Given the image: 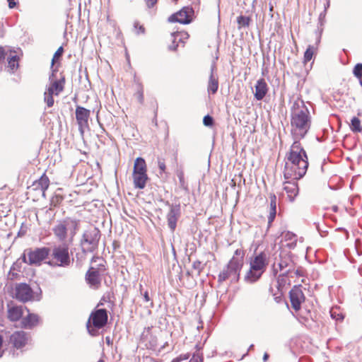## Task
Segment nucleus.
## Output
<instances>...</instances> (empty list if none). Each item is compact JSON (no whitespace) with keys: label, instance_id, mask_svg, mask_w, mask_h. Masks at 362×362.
<instances>
[{"label":"nucleus","instance_id":"nucleus-16","mask_svg":"<svg viewBox=\"0 0 362 362\" xmlns=\"http://www.w3.org/2000/svg\"><path fill=\"white\" fill-rule=\"evenodd\" d=\"M180 216V206L170 205V211L167 214L168 226L173 232L177 226V221Z\"/></svg>","mask_w":362,"mask_h":362},{"label":"nucleus","instance_id":"nucleus-44","mask_svg":"<svg viewBox=\"0 0 362 362\" xmlns=\"http://www.w3.org/2000/svg\"><path fill=\"white\" fill-rule=\"evenodd\" d=\"M7 1L10 8H13L16 6V0H7Z\"/></svg>","mask_w":362,"mask_h":362},{"label":"nucleus","instance_id":"nucleus-55","mask_svg":"<svg viewBox=\"0 0 362 362\" xmlns=\"http://www.w3.org/2000/svg\"><path fill=\"white\" fill-rule=\"evenodd\" d=\"M174 1H177V0H173Z\"/></svg>","mask_w":362,"mask_h":362},{"label":"nucleus","instance_id":"nucleus-14","mask_svg":"<svg viewBox=\"0 0 362 362\" xmlns=\"http://www.w3.org/2000/svg\"><path fill=\"white\" fill-rule=\"evenodd\" d=\"M29 335L23 331L13 332L9 339V342L16 349H23L29 341Z\"/></svg>","mask_w":362,"mask_h":362},{"label":"nucleus","instance_id":"nucleus-26","mask_svg":"<svg viewBox=\"0 0 362 362\" xmlns=\"http://www.w3.org/2000/svg\"><path fill=\"white\" fill-rule=\"evenodd\" d=\"M133 173H146V165L144 158L139 157L135 160Z\"/></svg>","mask_w":362,"mask_h":362},{"label":"nucleus","instance_id":"nucleus-51","mask_svg":"<svg viewBox=\"0 0 362 362\" xmlns=\"http://www.w3.org/2000/svg\"><path fill=\"white\" fill-rule=\"evenodd\" d=\"M106 341H107V343L109 344L110 343V339L109 337H106Z\"/></svg>","mask_w":362,"mask_h":362},{"label":"nucleus","instance_id":"nucleus-25","mask_svg":"<svg viewBox=\"0 0 362 362\" xmlns=\"http://www.w3.org/2000/svg\"><path fill=\"white\" fill-rule=\"evenodd\" d=\"M134 185L136 188L144 189L148 179L146 173H133Z\"/></svg>","mask_w":362,"mask_h":362},{"label":"nucleus","instance_id":"nucleus-31","mask_svg":"<svg viewBox=\"0 0 362 362\" xmlns=\"http://www.w3.org/2000/svg\"><path fill=\"white\" fill-rule=\"evenodd\" d=\"M177 177L179 179L180 187L184 190L188 189V186L187 182H185L184 173L182 170H180L177 173Z\"/></svg>","mask_w":362,"mask_h":362},{"label":"nucleus","instance_id":"nucleus-35","mask_svg":"<svg viewBox=\"0 0 362 362\" xmlns=\"http://www.w3.org/2000/svg\"><path fill=\"white\" fill-rule=\"evenodd\" d=\"M353 74L358 79L362 78V64L358 63L354 66Z\"/></svg>","mask_w":362,"mask_h":362},{"label":"nucleus","instance_id":"nucleus-47","mask_svg":"<svg viewBox=\"0 0 362 362\" xmlns=\"http://www.w3.org/2000/svg\"><path fill=\"white\" fill-rule=\"evenodd\" d=\"M144 31H145V29H144V26L140 25L139 28L138 33H144Z\"/></svg>","mask_w":362,"mask_h":362},{"label":"nucleus","instance_id":"nucleus-42","mask_svg":"<svg viewBox=\"0 0 362 362\" xmlns=\"http://www.w3.org/2000/svg\"><path fill=\"white\" fill-rule=\"evenodd\" d=\"M279 267L281 271H283L285 268H286L288 267V263L286 260H281L279 263Z\"/></svg>","mask_w":362,"mask_h":362},{"label":"nucleus","instance_id":"nucleus-45","mask_svg":"<svg viewBox=\"0 0 362 362\" xmlns=\"http://www.w3.org/2000/svg\"><path fill=\"white\" fill-rule=\"evenodd\" d=\"M143 296H144V299L146 302H149L151 300V298L148 296V291L144 292V293L143 294Z\"/></svg>","mask_w":362,"mask_h":362},{"label":"nucleus","instance_id":"nucleus-43","mask_svg":"<svg viewBox=\"0 0 362 362\" xmlns=\"http://www.w3.org/2000/svg\"><path fill=\"white\" fill-rule=\"evenodd\" d=\"M235 255H237V256H240V260L243 262V256H244V252L242 250H240V249H237L235 251Z\"/></svg>","mask_w":362,"mask_h":362},{"label":"nucleus","instance_id":"nucleus-10","mask_svg":"<svg viewBox=\"0 0 362 362\" xmlns=\"http://www.w3.org/2000/svg\"><path fill=\"white\" fill-rule=\"evenodd\" d=\"M193 16V8L189 6H185L178 12L171 15L168 18V21L171 23L177 22L181 24H189L192 21Z\"/></svg>","mask_w":362,"mask_h":362},{"label":"nucleus","instance_id":"nucleus-2","mask_svg":"<svg viewBox=\"0 0 362 362\" xmlns=\"http://www.w3.org/2000/svg\"><path fill=\"white\" fill-rule=\"evenodd\" d=\"M310 116L304 101L298 98L291 107V132L294 141H300L310 128Z\"/></svg>","mask_w":362,"mask_h":362},{"label":"nucleus","instance_id":"nucleus-4","mask_svg":"<svg viewBox=\"0 0 362 362\" xmlns=\"http://www.w3.org/2000/svg\"><path fill=\"white\" fill-rule=\"evenodd\" d=\"M267 265V257L264 252L256 255L250 262V268L245 276V281L250 284L256 282L265 272Z\"/></svg>","mask_w":362,"mask_h":362},{"label":"nucleus","instance_id":"nucleus-1","mask_svg":"<svg viewBox=\"0 0 362 362\" xmlns=\"http://www.w3.org/2000/svg\"><path fill=\"white\" fill-rule=\"evenodd\" d=\"M285 160V180H298L305 175L308 168V156L300 141H294Z\"/></svg>","mask_w":362,"mask_h":362},{"label":"nucleus","instance_id":"nucleus-53","mask_svg":"<svg viewBox=\"0 0 362 362\" xmlns=\"http://www.w3.org/2000/svg\"><path fill=\"white\" fill-rule=\"evenodd\" d=\"M137 25H138V23H134V27L137 28Z\"/></svg>","mask_w":362,"mask_h":362},{"label":"nucleus","instance_id":"nucleus-18","mask_svg":"<svg viewBox=\"0 0 362 362\" xmlns=\"http://www.w3.org/2000/svg\"><path fill=\"white\" fill-rule=\"evenodd\" d=\"M255 98L257 100H262L266 95L268 91L267 84L264 78H260L257 81V83L255 86Z\"/></svg>","mask_w":362,"mask_h":362},{"label":"nucleus","instance_id":"nucleus-23","mask_svg":"<svg viewBox=\"0 0 362 362\" xmlns=\"http://www.w3.org/2000/svg\"><path fill=\"white\" fill-rule=\"evenodd\" d=\"M214 69H215V66L214 65L211 66V74L209 76V79L208 86H207V90H208L209 93H211V94H215L217 92L218 88V78L214 75Z\"/></svg>","mask_w":362,"mask_h":362},{"label":"nucleus","instance_id":"nucleus-32","mask_svg":"<svg viewBox=\"0 0 362 362\" xmlns=\"http://www.w3.org/2000/svg\"><path fill=\"white\" fill-rule=\"evenodd\" d=\"M45 97H44V100H45V102L47 103V105L49 107H51L53 106L54 105V98H53V95L54 94H51L50 92L46 90L45 92Z\"/></svg>","mask_w":362,"mask_h":362},{"label":"nucleus","instance_id":"nucleus-20","mask_svg":"<svg viewBox=\"0 0 362 362\" xmlns=\"http://www.w3.org/2000/svg\"><path fill=\"white\" fill-rule=\"evenodd\" d=\"M49 185V178L44 174L33 184V189L40 190L43 197H45V191Z\"/></svg>","mask_w":362,"mask_h":362},{"label":"nucleus","instance_id":"nucleus-54","mask_svg":"<svg viewBox=\"0 0 362 362\" xmlns=\"http://www.w3.org/2000/svg\"><path fill=\"white\" fill-rule=\"evenodd\" d=\"M98 362H105V361L102 359H100Z\"/></svg>","mask_w":362,"mask_h":362},{"label":"nucleus","instance_id":"nucleus-39","mask_svg":"<svg viewBox=\"0 0 362 362\" xmlns=\"http://www.w3.org/2000/svg\"><path fill=\"white\" fill-rule=\"evenodd\" d=\"M63 52H64V49H63L62 47H59L57 49V50L55 52V53L54 54V57L52 59V66H53L54 59L56 58H58V57H61L62 55V54H63Z\"/></svg>","mask_w":362,"mask_h":362},{"label":"nucleus","instance_id":"nucleus-22","mask_svg":"<svg viewBox=\"0 0 362 362\" xmlns=\"http://www.w3.org/2000/svg\"><path fill=\"white\" fill-rule=\"evenodd\" d=\"M270 204H269V214L268 216V228L272 226V222L274 221L276 215V196L274 194L269 195Z\"/></svg>","mask_w":362,"mask_h":362},{"label":"nucleus","instance_id":"nucleus-29","mask_svg":"<svg viewBox=\"0 0 362 362\" xmlns=\"http://www.w3.org/2000/svg\"><path fill=\"white\" fill-rule=\"evenodd\" d=\"M251 18L249 16H240L237 18V23L238 24V28H247L250 25Z\"/></svg>","mask_w":362,"mask_h":362},{"label":"nucleus","instance_id":"nucleus-8","mask_svg":"<svg viewBox=\"0 0 362 362\" xmlns=\"http://www.w3.org/2000/svg\"><path fill=\"white\" fill-rule=\"evenodd\" d=\"M242 267V261L239 258L233 257L227 264L226 268L220 272L218 276V282L222 283L230 277L232 278V281H238Z\"/></svg>","mask_w":362,"mask_h":362},{"label":"nucleus","instance_id":"nucleus-24","mask_svg":"<svg viewBox=\"0 0 362 362\" xmlns=\"http://www.w3.org/2000/svg\"><path fill=\"white\" fill-rule=\"evenodd\" d=\"M23 315L22 306H10L8 309V317L11 321L16 322L21 318Z\"/></svg>","mask_w":362,"mask_h":362},{"label":"nucleus","instance_id":"nucleus-27","mask_svg":"<svg viewBox=\"0 0 362 362\" xmlns=\"http://www.w3.org/2000/svg\"><path fill=\"white\" fill-rule=\"evenodd\" d=\"M9 52H10V54L6 56L8 67L12 71H14L15 69H16L18 67L19 57L16 54L12 55V52L16 53V51H12L11 49H10Z\"/></svg>","mask_w":362,"mask_h":362},{"label":"nucleus","instance_id":"nucleus-15","mask_svg":"<svg viewBox=\"0 0 362 362\" xmlns=\"http://www.w3.org/2000/svg\"><path fill=\"white\" fill-rule=\"evenodd\" d=\"M290 301L292 308L298 311L301 308V303L305 300V296L300 286H294L289 292Z\"/></svg>","mask_w":362,"mask_h":362},{"label":"nucleus","instance_id":"nucleus-28","mask_svg":"<svg viewBox=\"0 0 362 362\" xmlns=\"http://www.w3.org/2000/svg\"><path fill=\"white\" fill-rule=\"evenodd\" d=\"M350 128L353 132L358 133L362 132L361 121L358 117H354L351 119Z\"/></svg>","mask_w":362,"mask_h":362},{"label":"nucleus","instance_id":"nucleus-21","mask_svg":"<svg viewBox=\"0 0 362 362\" xmlns=\"http://www.w3.org/2000/svg\"><path fill=\"white\" fill-rule=\"evenodd\" d=\"M39 316L34 313H28V315L22 319L21 323L25 329H32L39 322Z\"/></svg>","mask_w":362,"mask_h":362},{"label":"nucleus","instance_id":"nucleus-40","mask_svg":"<svg viewBox=\"0 0 362 362\" xmlns=\"http://www.w3.org/2000/svg\"><path fill=\"white\" fill-rule=\"evenodd\" d=\"M146 6L148 8H153L157 3L158 0H144Z\"/></svg>","mask_w":362,"mask_h":362},{"label":"nucleus","instance_id":"nucleus-36","mask_svg":"<svg viewBox=\"0 0 362 362\" xmlns=\"http://www.w3.org/2000/svg\"><path fill=\"white\" fill-rule=\"evenodd\" d=\"M203 124L206 127H211L214 124L213 117L211 116H210L209 115L204 116L203 118Z\"/></svg>","mask_w":362,"mask_h":362},{"label":"nucleus","instance_id":"nucleus-50","mask_svg":"<svg viewBox=\"0 0 362 362\" xmlns=\"http://www.w3.org/2000/svg\"><path fill=\"white\" fill-rule=\"evenodd\" d=\"M254 347V345L253 344H251L248 349V351L252 349V348Z\"/></svg>","mask_w":362,"mask_h":362},{"label":"nucleus","instance_id":"nucleus-9","mask_svg":"<svg viewBox=\"0 0 362 362\" xmlns=\"http://www.w3.org/2000/svg\"><path fill=\"white\" fill-rule=\"evenodd\" d=\"M100 238V231L97 228L86 230L81 239L83 251L93 252L98 246Z\"/></svg>","mask_w":362,"mask_h":362},{"label":"nucleus","instance_id":"nucleus-17","mask_svg":"<svg viewBox=\"0 0 362 362\" xmlns=\"http://www.w3.org/2000/svg\"><path fill=\"white\" fill-rule=\"evenodd\" d=\"M86 281L90 288H98L101 281L98 270L90 267L86 274Z\"/></svg>","mask_w":362,"mask_h":362},{"label":"nucleus","instance_id":"nucleus-41","mask_svg":"<svg viewBox=\"0 0 362 362\" xmlns=\"http://www.w3.org/2000/svg\"><path fill=\"white\" fill-rule=\"evenodd\" d=\"M158 165L161 172H164L165 170V163L163 160H158Z\"/></svg>","mask_w":362,"mask_h":362},{"label":"nucleus","instance_id":"nucleus-48","mask_svg":"<svg viewBox=\"0 0 362 362\" xmlns=\"http://www.w3.org/2000/svg\"><path fill=\"white\" fill-rule=\"evenodd\" d=\"M269 358V354L267 353H264L263 356V361L264 362H266Z\"/></svg>","mask_w":362,"mask_h":362},{"label":"nucleus","instance_id":"nucleus-11","mask_svg":"<svg viewBox=\"0 0 362 362\" xmlns=\"http://www.w3.org/2000/svg\"><path fill=\"white\" fill-rule=\"evenodd\" d=\"M14 297L19 301L25 303L34 299L33 291L25 283L18 284L15 287Z\"/></svg>","mask_w":362,"mask_h":362},{"label":"nucleus","instance_id":"nucleus-19","mask_svg":"<svg viewBox=\"0 0 362 362\" xmlns=\"http://www.w3.org/2000/svg\"><path fill=\"white\" fill-rule=\"evenodd\" d=\"M284 189L286 192L291 202H293L298 193V187L296 180L293 182L286 181L284 183Z\"/></svg>","mask_w":362,"mask_h":362},{"label":"nucleus","instance_id":"nucleus-7","mask_svg":"<svg viewBox=\"0 0 362 362\" xmlns=\"http://www.w3.org/2000/svg\"><path fill=\"white\" fill-rule=\"evenodd\" d=\"M50 250L48 247H37L33 249H27L24 251L21 259L23 262L29 265H40L41 262L47 259L49 254Z\"/></svg>","mask_w":362,"mask_h":362},{"label":"nucleus","instance_id":"nucleus-33","mask_svg":"<svg viewBox=\"0 0 362 362\" xmlns=\"http://www.w3.org/2000/svg\"><path fill=\"white\" fill-rule=\"evenodd\" d=\"M180 35L178 33H174L171 34L172 44L169 45L168 48L170 50L175 51L178 47V42H177V37Z\"/></svg>","mask_w":362,"mask_h":362},{"label":"nucleus","instance_id":"nucleus-52","mask_svg":"<svg viewBox=\"0 0 362 362\" xmlns=\"http://www.w3.org/2000/svg\"><path fill=\"white\" fill-rule=\"evenodd\" d=\"M359 83H360L361 86H362V78H361V79H359Z\"/></svg>","mask_w":362,"mask_h":362},{"label":"nucleus","instance_id":"nucleus-3","mask_svg":"<svg viewBox=\"0 0 362 362\" xmlns=\"http://www.w3.org/2000/svg\"><path fill=\"white\" fill-rule=\"evenodd\" d=\"M78 227L79 221L66 218L57 221L52 228V231L56 238L62 243H66L67 239L69 243H71L78 230Z\"/></svg>","mask_w":362,"mask_h":362},{"label":"nucleus","instance_id":"nucleus-49","mask_svg":"<svg viewBox=\"0 0 362 362\" xmlns=\"http://www.w3.org/2000/svg\"><path fill=\"white\" fill-rule=\"evenodd\" d=\"M289 272H290V269H288L286 270V271H285V272H284V273H283V275H284V276L287 275V274H288Z\"/></svg>","mask_w":362,"mask_h":362},{"label":"nucleus","instance_id":"nucleus-6","mask_svg":"<svg viewBox=\"0 0 362 362\" xmlns=\"http://www.w3.org/2000/svg\"><path fill=\"white\" fill-rule=\"evenodd\" d=\"M69 245L62 243L54 246L52 250V260L48 264L52 267H67L71 264Z\"/></svg>","mask_w":362,"mask_h":362},{"label":"nucleus","instance_id":"nucleus-46","mask_svg":"<svg viewBox=\"0 0 362 362\" xmlns=\"http://www.w3.org/2000/svg\"><path fill=\"white\" fill-rule=\"evenodd\" d=\"M274 300L276 302L279 303L281 301V295L276 296L275 294H274Z\"/></svg>","mask_w":362,"mask_h":362},{"label":"nucleus","instance_id":"nucleus-34","mask_svg":"<svg viewBox=\"0 0 362 362\" xmlns=\"http://www.w3.org/2000/svg\"><path fill=\"white\" fill-rule=\"evenodd\" d=\"M135 96L139 103L142 104L144 103V89L142 86L140 84L138 86V89L135 93Z\"/></svg>","mask_w":362,"mask_h":362},{"label":"nucleus","instance_id":"nucleus-13","mask_svg":"<svg viewBox=\"0 0 362 362\" xmlns=\"http://www.w3.org/2000/svg\"><path fill=\"white\" fill-rule=\"evenodd\" d=\"M56 73V70H52V74L49 75V80L50 83L47 90L50 92L51 94L58 95L64 89L65 78L63 76H62L60 78L54 79Z\"/></svg>","mask_w":362,"mask_h":362},{"label":"nucleus","instance_id":"nucleus-12","mask_svg":"<svg viewBox=\"0 0 362 362\" xmlns=\"http://www.w3.org/2000/svg\"><path fill=\"white\" fill-rule=\"evenodd\" d=\"M76 119L78 125V131L83 136L84 129L88 127V119L90 116V111L83 107L76 106Z\"/></svg>","mask_w":362,"mask_h":362},{"label":"nucleus","instance_id":"nucleus-37","mask_svg":"<svg viewBox=\"0 0 362 362\" xmlns=\"http://www.w3.org/2000/svg\"><path fill=\"white\" fill-rule=\"evenodd\" d=\"M192 267L194 270L197 271L198 274H199L204 269L202 263L199 260L194 261L193 262Z\"/></svg>","mask_w":362,"mask_h":362},{"label":"nucleus","instance_id":"nucleus-30","mask_svg":"<svg viewBox=\"0 0 362 362\" xmlns=\"http://www.w3.org/2000/svg\"><path fill=\"white\" fill-rule=\"evenodd\" d=\"M315 47L313 45H309L308 48L306 49L305 53H304V62H310L315 52Z\"/></svg>","mask_w":362,"mask_h":362},{"label":"nucleus","instance_id":"nucleus-38","mask_svg":"<svg viewBox=\"0 0 362 362\" xmlns=\"http://www.w3.org/2000/svg\"><path fill=\"white\" fill-rule=\"evenodd\" d=\"M8 55V52L3 47H0V65L4 64L6 57Z\"/></svg>","mask_w":362,"mask_h":362},{"label":"nucleus","instance_id":"nucleus-5","mask_svg":"<svg viewBox=\"0 0 362 362\" xmlns=\"http://www.w3.org/2000/svg\"><path fill=\"white\" fill-rule=\"evenodd\" d=\"M107 313L104 308L92 312L86 323V328L89 334L93 337L98 336L99 329L107 324Z\"/></svg>","mask_w":362,"mask_h":362}]
</instances>
